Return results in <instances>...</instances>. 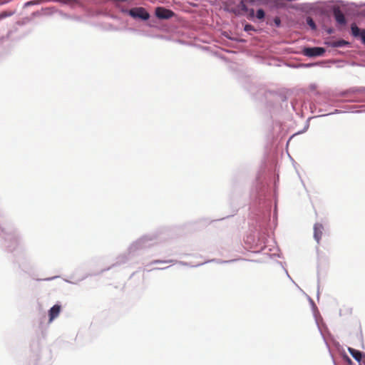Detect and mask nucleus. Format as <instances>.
Masks as SVG:
<instances>
[{
  "label": "nucleus",
  "instance_id": "obj_13",
  "mask_svg": "<svg viewBox=\"0 0 365 365\" xmlns=\"http://www.w3.org/2000/svg\"><path fill=\"white\" fill-rule=\"evenodd\" d=\"M347 43H347L346 41H345L342 40V41H338V42H336V43H334V46H342L346 45V44H347Z\"/></svg>",
  "mask_w": 365,
  "mask_h": 365
},
{
  "label": "nucleus",
  "instance_id": "obj_16",
  "mask_svg": "<svg viewBox=\"0 0 365 365\" xmlns=\"http://www.w3.org/2000/svg\"><path fill=\"white\" fill-rule=\"evenodd\" d=\"M247 12H249L250 17H252V18L254 17V16H255V11H254L253 9H251L248 10Z\"/></svg>",
  "mask_w": 365,
  "mask_h": 365
},
{
  "label": "nucleus",
  "instance_id": "obj_2",
  "mask_svg": "<svg viewBox=\"0 0 365 365\" xmlns=\"http://www.w3.org/2000/svg\"><path fill=\"white\" fill-rule=\"evenodd\" d=\"M325 52V49L322 47L304 48L303 54L309 57L321 56Z\"/></svg>",
  "mask_w": 365,
  "mask_h": 365
},
{
  "label": "nucleus",
  "instance_id": "obj_9",
  "mask_svg": "<svg viewBox=\"0 0 365 365\" xmlns=\"http://www.w3.org/2000/svg\"><path fill=\"white\" fill-rule=\"evenodd\" d=\"M264 16H265V13L263 9H259L257 11V14H256V17L259 19V20H262L264 19Z\"/></svg>",
  "mask_w": 365,
  "mask_h": 365
},
{
  "label": "nucleus",
  "instance_id": "obj_14",
  "mask_svg": "<svg viewBox=\"0 0 365 365\" xmlns=\"http://www.w3.org/2000/svg\"><path fill=\"white\" fill-rule=\"evenodd\" d=\"M251 30H254V28H253V26L252 25H250V24L245 25V31H251Z\"/></svg>",
  "mask_w": 365,
  "mask_h": 365
},
{
  "label": "nucleus",
  "instance_id": "obj_7",
  "mask_svg": "<svg viewBox=\"0 0 365 365\" xmlns=\"http://www.w3.org/2000/svg\"><path fill=\"white\" fill-rule=\"evenodd\" d=\"M61 306L58 304H55L49 310V322H51L53 319H55L61 312Z\"/></svg>",
  "mask_w": 365,
  "mask_h": 365
},
{
  "label": "nucleus",
  "instance_id": "obj_12",
  "mask_svg": "<svg viewBox=\"0 0 365 365\" xmlns=\"http://www.w3.org/2000/svg\"><path fill=\"white\" fill-rule=\"evenodd\" d=\"M238 7L240 9L241 11H242L243 12H247L248 11V9H247V6H246V4H245V2L243 1H241Z\"/></svg>",
  "mask_w": 365,
  "mask_h": 365
},
{
  "label": "nucleus",
  "instance_id": "obj_3",
  "mask_svg": "<svg viewBox=\"0 0 365 365\" xmlns=\"http://www.w3.org/2000/svg\"><path fill=\"white\" fill-rule=\"evenodd\" d=\"M155 15L160 19H168L173 17L175 13L164 7H157L155 9Z\"/></svg>",
  "mask_w": 365,
  "mask_h": 365
},
{
  "label": "nucleus",
  "instance_id": "obj_17",
  "mask_svg": "<svg viewBox=\"0 0 365 365\" xmlns=\"http://www.w3.org/2000/svg\"><path fill=\"white\" fill-rule=\"evenodd\" d=\"M162 262H165V263H170V262H172V260H168V261H160V260H155L154 262V263L157 264V263H162Z\"/></svg>",
  "mask_w": 365,
  "mask_h": 365
},
{
  "label": "nucleus",
  "instance_id": "obj_11",
  "mask_svg": "<svg viewBox=\"0 0 365 365\" xmlns=\"http://www.w3.org/2000/svg\"><path fill=\"white\" fill-rule=\"evenodd\" d=\"M307 23L313 30L316 29V24L311 17H307Z\"/></svg>",
  "mask_w": 365,
  "mask_h": 365
},
{
  "label": "nucleus",
  "instance_id": "obj_4",
  "mask_svg": "<svg viewBox=\"0 0 365 365\" xmlns=\"http://www.w3.org/2000/svg\"><path fill=\"white\" fill-rule=\"evenodd\" d=\"M351 34L355 38H360L361 42L365 44V29H360L355 24L351 26Z\"/></svg>",
  "mask_w": 365,
  "mask_h": 365
},
{
  "label": "nucleus",
  "instance_id": "obj_8",
  "mask_svg": "<svg viewBox=\"0 0 365 365\" xmlns=\"http://www.w3.org/2000/svg\"><path fill=\"white\" fill-rule=\"evenodd\" d=\"M348 351L349 354L354 358L355 360L360 362L362 359L363 356H365V354L361 353V351L354 349L353 348L349 347Z\"/></svg>",
  "mask_w": 365,
  "mask_h": 365
},
{
  "label": "nucleus",
  "instance_id": "obj_15",
  "mask_svg": "<svg viewBox=\"0 0 365 365\" xmlns=\"http://www.w3.org/2000/svg\"><path fill=\"white\" fill-rule=\"evenodd\" d=\"M274 24H276L277 26H280L281 21H280V19L279 17H276L274 19Z\"/></svg>",
  "mask_w": 365,
  "mask_h": 365
},
{
  "label": "nucleus",
  "instance_id": "obj_10",
  "mask_svg": "<svg viewBox=\"0 0 365 365\" xmlns=\"http://www.w3.org/2000/svg\"><path fill=\"white\" fill-rule=\"evenodd\" d=\"M14 14V11H3L0 14V20L6 18V17H8V16H12L13 14Z\"/></svg>",
  "mask_w": 365,
  "mask_h": 365
},
{
  "label": "nucleus",
  "instance_id": "obj_1",
  "mask_svg": "<svg viewBox=\"0 0 365 365\" xmlns=\"http://www.w3.org/2000/svg\"><path fill=\"white\" fill-rule=\"evenodd\" d=\"M129 15L135 19L138 18L143 20H147L150 17L149 14L143 7H137L130 9Z\"/></svg>",
  "mask_w": 365,
  "mask_h": 365
},
{
  "label": "nucleus",
  "instance_id": "obj_18",
  "mask_svg": "<svg viewBox=\"0 0 365 365\" xmlns=\"http://www.w3.org/2000/svg\"><path fill=\"white\" fill-rule=\"evenodd\" d=\"M346 361H347V362H349V364H351V360L348 356H346Z\"/></svg>",
  "mask_w": 365,
  "mask_h": 365
},
{
  "label": "nucleus",
  "instance_id": "obj_6",
  "mask_svg": "<svg viewBox=\"0 0 365 365\" xmlns=\"http://www.w3.org/2000/svg\"><path fill=\"white\" fill-rule=\"evenodd\" d=\"M324 227L320 223H316L314 226V237L317 242V243L319 242L322 233H323Z\"/></svg>",
  "mask_w": 365,
  "mask_h": 365
},
{
  "label": "nucleus",
  "instance_id": "obj_5",
  "mask_svg": "<svg viewBox=\"0 0 365 365\" xmlns=\"http://www.w3.org/2000/svg\"><path fill=\"white\" fill-rule=\"evenodd\" d=\"M334 16L338 24L344 26L346 24V18L339 8L334 9Z\"/></svg>",
  "mask_w": 365,
  "mask_h": 365
}]
</instances>
